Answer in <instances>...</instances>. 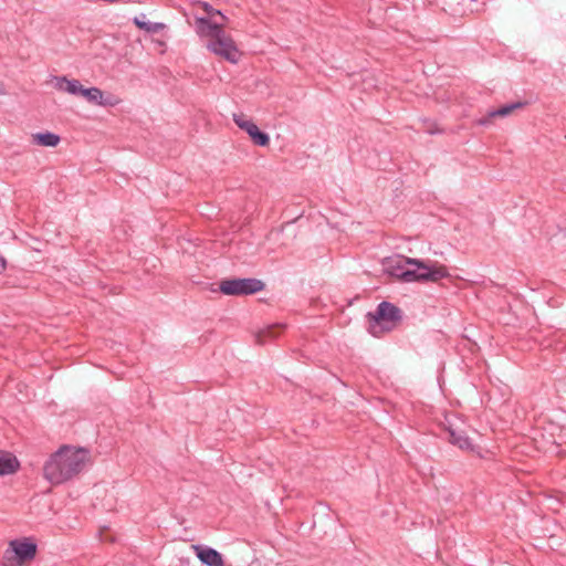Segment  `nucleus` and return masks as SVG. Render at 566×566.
<instances>
[{"instance_id": "f257e3e1", "label": "nucleus", "mask_w": 566, "mask_h": 566, "mask_svg": "<svg viewBox=\"0 0 566 566\" xmlns=\"http://www.w3.org/2000/svg\"><path fill=\"white\" fill-rule=\"evenodd\" d=\"M386 271L389 275L398 280L411 282H438L450 277L446 265H439L438 262L430 260L398 256L387 262Z\"/></svg>"}, {"instance_id": "f03ea898", "label": "nucleus", "mask_w": 566, "mask_h": 566, "mask_svg": "<svg viewBox=\"0 0 566 566\" xmlns=\"http://www.w3.org/2000/svg\"><path fill=\"white\" fill-rule=\"evenodd\" d=\"M88 460L86 449L63 446L45 462L44 478L52 484H62L80 474Z\"/></svg>"}, {"instance_id": "7ed1b4c3", "label": "nucleus", "mask_w": 566, "mask_h": 566, "mask_svg": "<svg viewBox=\"0 0 566 566\" xmlns=\"http://www.w3.org/2000/svg\"><path fill=\"white\" fill-rule=\"evenodd\" d=\"M368 332L374 337H382L392 332L402 322L403 313L400 307L391 302H380L374 312L366 314Z\"/></svg>"}, {"instance_id": "20e7f679", "label": "nucleus", "mask_w": 566, "mask_h": 566, "mask_svg": "<svg viewBox=\"0 0 566 566\" xmlns=\"http://www.w3.org/2000/svg\"><path fill=\"white\" fill-rule=\"evenodd\" d=\"M264 289V282L254 277L228 279L219 284V291L224 295H252Z\"/></svg>"}, {"instance_id": "39448f33", "label": "nucleus", "mask_w": 566, "mask_h": 566, "mask_svg": "<svg viewBox=\"0 0 566 566\" xmlns=\"http://www.w3.org/2000/svg\"><path fill=\"white\" fill-rule=\"evenodd\" d=\"M207 49L219 55L230 63H237L240 57V52L231 36L227 35L226 32H221L219 36L207 42Z\"/></svg>"}, {"instance_id": "423d86ee", "label": "nucleus", "mask_w": 566, "mask_h": 566, "mask_svg": "<svg viewBox=\"0 0 566 566\" xmlns=\"http://www.w3.org/2000/svg\"><path fill=\"white\" fill-rule=\"evenodd\" d=\"M36 554V544L30 538L13 539L4 553V558L10 562L14 558L19 563L31 560Z\"/></svg>"}, {"instance_id": "0eeeda50", "label": "nucleus", "mask_w": 566, "mask_h": 566, "mask_svg": "<svg viewBox=\"0 0 566 566\" xmlns=\"http://www.w3.org/2000/svg\"><path fill=\"white\" fill-rule=\"evenodd\" d=\"M234 123L250 136L252 142L258 146H268L270 137L262 132L252 120L243 118V116L234 115Z\"/></svg>"}, {"instance_id": "6e6552de", "label": "nucleus", "mask_w": 566, "mask_h": 566, "mask_svg": "<svg viewBox=\"0 0 566 566\" xmlns=\"http://www.w3.org/2000/svg\"><path fill=\"white\" fill-rule=\"evenodd\" d=\"M191 549L202 565L224 566L223 557L217 549L202 544H193Z\"/></svg>"}, {"instance_id": "1a4fd4ad", "label": "nucleus", "mask_w": 566, "mask_h": 566, "mask_svg": "<svg viewBox=\"0 0 566 566\" xmlns=\"http://www.w3.org/2000/svg\"><path fill=\"white\" fill-rule=\"evenodd\" d=\"M82 96H84L87 102L104 107H113L120 103V99L116 95L111 93L104 94V92L98 87H84Z\"/></svg>"}, {"instance_id": "9d476101", "label": "nucleus", "mask_w": 566, "mask_h": 566, "mask_svg": "<svg viewBox=\"0 0 566 566\" xmlns=\"http://www.w3.org/2000/svg\"><path fill=\"white\" fill-rule=\"evenodd\" d=\"M196 32L200 38H208L209 40H213L219 36L221 32H223V21L217 22L211 21L209 18L197 17L195 21Z\"/></svg>"}, {"instance_id": "9b49d317", "label": "nucleus", "mask_w": 566, "mask_h": 566, "mask_svg": "<svg viewBox=\"0 0 566 566\" xmlns=\"http://www.w3.org/2000/svg\"><path fill=\"white\" fill-rule=\"evenodd\" d=\"M449 433V442L453 446H457L459 449L464 451L473 452L475 450V446L472 440L467 436L463 430H459L452 428V426L448 427Z\"/></svg>"}, {"instance_id": "f8f14e48", "label": "nucleus", "mask_w": 566, "mask_h": 566, "mask_svg": "<svg viewBox=\"0 0 566 566\" xmlns=\"http://www.w3.org/2000/svg\"><path fill=\"white\" fill-rule=\"evenodd\" d=\"M55 88L72 95H82L83 85L78 80H67L65 76H54Z\"/></svg>"}, {"instance_id": "ddd939ff", "label": "nucleus", "mask_w": 566, "mask_h": 566, "mask_svg": "<svg viewBox=\"0 0 566 566\" xmlns=\"http://www.w3.org/2000/svg\"><path fill=\"white\" fill-rule=\"evenodd\" d=\"M19 467L20 463L13 454L0 450V476L17 472Z\"/></svg>"}, {"instance_id": "4468645a", "label": "nucleus", "mask_w": 566, "mask_h": 566, "mask_svg": "<svg viewBox=\"0 0 566 566\" xmlns=\"http://www.w3.org/2000/svg\"><path fill=\"white\" fill-rule=\"evenodd\" d=\"M145 14H142L140 17H135L133 22L137 28L148 33H157L165 28L164 23L145 21Z\"/></svg>"}, {"instance_id": "2eb2a0df", "label": "nucleus", "mask_w": 566, "mask_h": 566, "mask_svg": "<svg viewBox=\"0 0 566 566\" xmlns=\"http://www.w3.org/2000/svg\"><path fill=\"white\" fill-rule=\"evenodd\" d=\"M33 140L40 146L55 147L60 143L61 138L57 134L44 132L34 134Z\"/></svg>"}, {"instance_id": "dca6fc26", "label": "nucleus", "mask_w": 566, "mask_h": 566, "mask_svg": "<svg viewBox=\"0 0 566 566\" xmlns=\"http://www.w3.org/2000/svg\"><path fill=\"white\" fill-rule=\"evenodd\" d=\"M525 104L526 103L516 102V103H512L509 105H504L497 109L490 112L489 115H490V117H496V116L504 117V116L511 114L514 109L523 107Z\"/></svg>"}, {"instance_id": "f3484780", "label": "nucleus", "mask_w": 566, "mask_h": 566, "mask_svg": "<svg viewBox=\"0 0 566 566\" xmlns=\"http://www.w3.org/2000/svg\"><path fill=\"white\" fill-rule=\"evenodd\" d=\"M201 6H202L203 10L208 13V15L210 18H213L214 15H219L222 21H227L228 20V18L221 11L214 10L212 8V6L209 4L208 2H202Z\"/></svg>"}, {"instance_id": "a211bd4d", "label": "nucleus", "mask_w": 566, "mask_h": 566, "mask_svg": "<svg viewBox=\"0 0 566 566\" xmlns=\"http://www.w3.org/2000/svg\"><path fill=\"white\" fill-rule=\"evenodd\" d=\"M281 326H270L261 336L262 338H274L276 336V331L280 329Z\"/></svg>"}, {"instance_id": "6ab92c4d", "label": "nucleus", "mask_w": 566, "mask_h": 566, "mask_svg": "<svg viewBox=\"0 0 566 566\" xmlns=\"http://www.w3.org/2000/svg\"><path fill=\"white\" fill-rule=\"evenodd\" d=\"M6 269V260L0 256V273Z\"/></svg>"}, {"instance_id": "aec40b11", "label": "nucleus", "mask_w": 566, "mask_h": 566, "mask_svg": "<svg viewBox=\"0 0 566 566\" xmlns=\"http://www.w3.org/2000/svg\"><path fill=\"white\" fill-rule=\"evenodd\" d=\"M488 122H489L488 119H481V120H480V124H481V125H485Z\"/></svg>"}]
</instances>
